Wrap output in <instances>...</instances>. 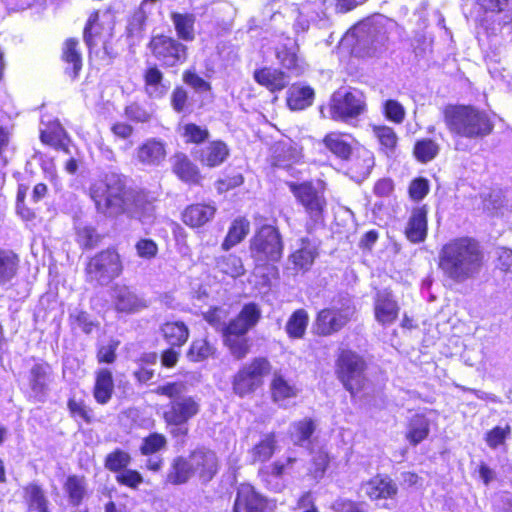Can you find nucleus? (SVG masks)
Returning a JSON list of instances; mask_svg holds the SVG:
<instances>
[{
  "instance_id": "obj_1",
  "label": "nucleus",
  "mask_w": 512,
  "mask_h": 512,
  "mask_svg": "<svg viewBox=\"0 0 512 512\" xmlns=\"http://www.w3.org/2000/svg\"><path fill=\"white\" fill-rule=\"evenodd\" d=\"M485 264V251L481 242L472 236L450 239L439 250L437 267L443 276L462 283L477 275Z\"/></svg>"
},
{
  "instance_id": "obj_2",
  "label": "nucleus",
  "mask_w": 512,
  "mask_h": 512,
  "mask_svg": "<svg viewBox=\"0 0 512 512\" xmlns=\"http://www.w3.org/2000/svg\"><path fill=\"white\" fill-rule=\"evenodd\" d=\"M183 381H166L153 389V393L169 400L161 413V419L172 439L184 441L190 435V422L201 412V401L195 395H187Z\"/></svg>"
},
{
  "instance_id": "obj_3",
  "label": "nucleus",
  "mask_w": 512,
  "mask_h": 512,
  "mask_svg": "<svg viewBox=\"0 0 512 512\" xmlns=\"http://www.w3.org/2000/svg\"><path fill=\"white\" fill-rule=\"evenodd\" d=\"M88 196L98 213L120 216L128 214L133 205V190L122 173L106 171L94 178Z\"/></svg>"
},
{
  "instance_id": "obj_4",
  "label": "nucleus",
  "mask_w": 512,
  "mask_h": 512,
  "mask_svg": "<svg viewBox=\"0 0 512 512\" xmlns=\"http://www.w3.org/2000/svg\"><path fill=\"white\" fill-rule=\"evenodd\" d=\"M443 122L454 137L483 139L494 129L490 115L471 104H447L441 110Z\"/></svg>"
},
{
  "instance_id": "obj_5",
  "label": "nucleus",
  "mask_w": 512,
  "mask_h": 512,
  "mask_svg": "<svg viewBox=\"0 0 512 512\" xmlns=\"http://www.w3.org/2000/svg\"><path fill=\"white\" fill-rule=\"evenodd\" d=\"M261 315L260 306L255 302H248L222 327L223 345L235 360H242L251 352V341L247 333L258 324Z\"/></svg>"
},
{
  "instance_id": "obj_6",
  "label": "nucleus",
  "mask_w": 512,
  "mask_h": 512,
  "mask_svg": "<svg viewBox=\"0 0 512 512\" xmlns=\"http://www.w3.org/2000/svg\"><path fill=\"white\" fill-rule=\"evenodd\" d=\"M366 358L350 348L340 349L334 365V373L351 398L364 396L371 385Z\"/></svg>"
},
{
  "instance_id": "obj_7",
  "label": "nucleus",
  "mask_w": 512,
  "mask_h": 512,
  "mask_svg": "<svg viewBox=\"0 0 512 512\" xmlns=\"http://www.w3.org/2000/svg\"><path fill=\"white\" fill-rule=\"evenodd\" d=\"M349 53L357 59L379 57L387 50L389 32L383 25L371 22H358L345 34Z\"/></svg>"
},
{
  "instance_id": "obj_8",
  "label": "nucleus",
  "mask_w": 512,
  "mask_h": 512,
  "mask_svg": "<svg viewBox=\"0 0 512 512\" xmlns=\"http://www.w3.org/2000/svg\"><path fill=\"white\" fill-rule=\"evenodd\" d=\"M124 261L116 246H108L88 257L84 265L85 282L92 286H106L124 272Z\"/></svg>"
},
{
  "instance_id": "obj_9",
  "label": "nucleus",
  "mask_w": 512,
  "mask_h": 512,
  "mask_svg": "<svg viewBox=\"0 0 512 512\" xmlns=\"http://www.w3.org/2000/svg\"><path fill=\"white\" fill-rule=\"evenodd\" d=\"M272 363L266 356H255L241 364L231 376L232 392L239 398L254 395L262 389L266 378L272 373Z\"/></svg>"
},
{
  "instance_id": "obj_10",
  "label": "nucleus",
  "mask_w": 512,
  "mask_h": 512,
  "mask_svg": "<svg viewBox=\"0 0 512 512\" xmlns=\"http://www.w3.org/2000/svg\"><path fill=\"white\" fill-rule=\"evenodd\" d=\"M355 313V305L350 300H333L316 312L311 327L312 334L322 338L335 335L353 320Z\"/></svg>"
},
{
  "instance_id": "obj_11",
  "label": "nucleus",
  "mask_w": 512,
  "mask_h": 512,
  "mask_svg": "<svg viewBox=\"0 0 512 512\" xmlns=\"http://www.w3.org/2000/svg\"><path fill=\"white\" fill-rule=\"evenodd\" d=\"M249 251L252 259L261 265L279 262L284 252L279 228L272 224L259 226L249 241Z\"/></svg>"
},
{
  "instance_id": "obj_12",
  "label": "nucleus",
  "mask_w": 512,
  "mask_h": 512,
  "mask_svg": "<svg viewBox=\"0 0 512 512\" xmlns=\"http://www.w3.org/2000/svg\"><path fill=\"white\" fill-rule=\"evenodd\" d=\"M321 184L322 187L317 188L312 181L286 183L297 203L304 208L305 213L314 223L323 222L327 208L325 184L324 182Z\"/></svg>"
},
{
  "instance_id": "obj_13",
  "label": "nucleus",
  "mask_w": 512,
  "mask_h": 512,
  "mask_svg": "<svg viewBox=\"0 0 512 512\" xmlns=\"http://www.w3.org/2000/svg\"><path fill=\"white\" fill-rule=\"evenodd\" d=\"M147 47L151 55L165 68L175 67L187 60V46L164 33L152 35Z\"/></svg>"
},
{
  "instance_id": "obj_14",
  "label": "nucleus",
  "mask_w": 512,
  "mask_h": 512,
  "mask_svg": "<svg viewBox=\"0 0 512 512\" xmlns=\"http://www.w3.org/2000/svg\"><path fill=\"white\" fill-rule=\"evenodd\" d=\"M366 111V97L357 89H351L343 94L335 93L329 103V113L335 121L347 122L358 118Z\"/></svg>"
},
{
  "instance_id": "obj_15",
  "label": "nucleus",
  "mask_w": 512,
  "mask_h": 512,
  "mask_svg": "<svg viewBox=\"0 0 512 512\" xmlns=\"http://www.w3.org/2000/svg\"><path fill=\"white\" fill-rule=\"evenodd\" d=\"M275 503L253 484L242 482L235 488L232 512H273Z\"/></svg>"
},
{
  "instance_id": "obj_16",
  "label": "nucleus",
  "mask_w": 512,
  "mask_h": 512,
  "mask_svg": "<svg viewBox=\"0 0 512 512\" xmlns=\"http://www.w3.org/2000/svg\"><path fill=\"white\" fill-rule=\"evenodd\" d=\"M33 360V364L26 373L27 391L36 401H44L55 379L54 369L44 359Z\"/></svg>"
},
{
  "instance_id": "obj_17",
  "label": "nucleus",
  "mask_w": 512,
  "mask_h": 512,
  "mask_svg": "<svg viewBox=\"0 0 512 512\" xmlns=\"http://www.w3.org/2000/svg\"><path fill=\"white\" fill-rule=\"evenodd\" d=\"M193 477L201 484L210 483L220 471V460L216 452L205 446H197L188 453Z\"/></svg>"
},
{
  "instance_id": "obj_18",
  "label": "nucleus",
  "mask_w": 512,
  "mask_h": 512,
  "mask_svg": "<svg viewBox=\"0 0 512 512\" xmlns=\"http://www.w3.org/2000/svg\"><path fill=\"white\" fill-rule=\"evenodd\" d=\"M111 306L119 315H134L149 307V301L132 286L115 284L112 287Z\"/></svg>"
},
{
  "instance_id": "obj_19",
  "label": "nucleus",
  "mask_w": 512,
  "mask_h": 512,
  "mask_svg": "<svg viewBox=\"0 0 512 512\" xmlns=\"http://www.w3.org/2000/svg\"><path fill=\"white\" fill-rule=\"evenodd\" d=\"M303 159V148L292 141H277L270 147L269 163L274 168L290 170Z\"/></svg>"
},
{
  "instance_id": "obj_20",
  "label": "nucleus",
  "mask_w": 512,
  "mask_h": 512,
  "mask_svg": "<svg viewBox=\"0 0 512 512\" xmlns=\"http://www.w3.org/2000/svg\"><path fill=\"white\" fill-rule=\"evenodd\" d=\"M39 139L43 145L56 151L67 155L71 153L72 139L58 119L45 123L44 128L40 130Z\"/></svg>"
},
{
  "instance_id": "obj_21",
  "label": "nucleus",
  "mask_w": 512,
  "mask_h": 512,
  "mask_svg": "<svg viewBox=\"0 0 512 512\" xmlns=\"http://www.w3.org/2000/svg\"><path fill=\"white\" fill-rule=\"evenodd\" d=\"M108 11L94 10L90 13L83 28V40L89 51L93 50L106 35H111L112 26L107 25L104 18Z\"/></svg>"
},
{
  "instance_id": "obj_22",
  "label": "nucleus",
  "mask_w": 512,
  "mask_h": 512,
  "mask_svg": "<svg viewBox=\"0 0 512 512\" xmlns=\"http://www.w3.org/2000/svg\"><path fill=\"white\" fill-rule=\"evenodd\" d=\"M216 212L217 207L212 203H191L181 212V221L191 229H198L211 222Z\"/></svg>"
},
{
  "instance_id": "obj_23",
  "label": "nucleus",
  "mask_w": 512,
  "mask_h": 512,
  "mask_svg": "<svg viewBox=\"0 0 512 512\" xmlns=\"http://www.w3.org/2000/svg\"><path fill=\"white\" fill-rule=\"evenodd\" d=\"M60 59L65 64L64 73L71 80L77 79L83 68V57L77 38L69 37L63 41Z\"/></svg>"
},
{
  "instance_id": "obj_24",
  "label": "nucleus",
  "mask_w": 512,
  "mask_h": 512,
  "mask_svg": "<svg viewBox=\"0 0 512 512\" xmlns=\"http://www.w3.org/2000/svg\"><path fill=\"white\" fill-rule=\"evenodd\" d=\"M171 170L175 176L182 182L201 186L203 176L198 166L183 152H176L172 156Z\"/></svg>"
},
{
  "instance_id": "obj_25",
  "label": "nucleus",
  "mask_w": 512,
  "mask_h": 512,
  "mask_svg": "<svg viewBox=\"0 0 512 512\" xmlns=\"http://www.w3.org/2000/svg\"><path fill=\"white\" fill-rule=\"evenodd\" d=\"M22 500L27 512H51L47 490L38 481H30L23 485Z\"/></svg>"
},
{
  "instance_id": "obj_26",
  "label": "nucleus",
  "mask_w": 512,
  "mask_h": 512,
  "mask_svg": "<svg viewBox=\"0 0 512 512\" xmlns=\"http://www.w3.org/2000/svg\"><path fill=\"white\" fill-rule=\"evenodd\" d=\"M404 234L407 240L414 244L426 240L428 235V207L426 204L412 209Z\"/></svg>"
},
{
  "instance_id": "obj_27",
  "label": "nucleus",
  "mask_w": 512,
  "mask_h": 512,
  "mask_svg": "<svg viewBox=\"0 0 512 512\" xmlns=\"http://www.w3.org/2000/svg\"><path fill=\"white\" fill-rule=\"evenodd\" d=\"M115 392L114 373L110 367H99L94 371L92 395L99 405L109 403Z\"/></svg>"
},
{
  "instance_id": "obj_28",
  "label": "nucleus",
  "mask_w": 512,
  "mask_h": 512,
  "mask_svg": "<svg viewBox=\"0 0 512 512\" xmlns=\"http://www.w3.org/2000/svg\"><path fill=\"white\" fill-rule=\"evenodd\" d=\"M296 461L293 457H287L285 462L274 461L269 465L259 468L257 476L268 490L281 491L284 487L283 478L286 469Z\"/></svg>"
},
{
  "instance_id": "obj_29",
  "label": "nucleus",
  "mask_w": 512,
  "mask_h": 512,
  "mask_svg": "<svg viewBox=\"0 0 512 512\" xmlns=\"http://www.w3.org/2000/svg\"><path fill=\"white\" fill-rule=\"evenodd\" d=\"M269 381V393L273 403L281 404L298 396L297 384L281 371H274Z\"/></svg>"
},
{
  "instance_id": "obj_30",
  "label": "nucleus",
  "mask_w": 512,
  "mask_h": 512,
  "mask_svg": "<svg viewBox=\"0 0 512 512\" xmlns=\"http://www.w3.org/2000/svg\"><path fill=\"white\" fill-rule=\"evenodd\" d=\"M399 305L392 292L384 290L376 293L374 298V317L382 325L396 321L399 315Z\"/></svg>"
},
{
  "instance_id": "obj_31",
  "label": "nucleus",
  "mask_w": 512,
  "mask_h": 512,
  "mask_svg": "<svg viewBox=\"0 0 512 512\" xmlns=\"http://www.w3.org/2000/svg\"><path fill=\"white\" fill-rule=\"evenodd\" d=\"M192 477L188 455H177L171 459L162 483L166 487H178L189 483Z\"/></svg>"
},
{
  "instance_id": "obj_32",
  "label": "nucleus",
  "mask_w": 512,
  "mask_h": 512,
  "mask_svg": "<svg viewBox=\"0 0 512 512\" xmlns=\"http://www.w3.org/2000/svg\"><path fill=\"white\" fill-rule=\"evenodd\" d=\"M253 79L258 85L266 88L271 93L284 90L289 83L288 76L283 70L270 66L255 69Z\"/></svg>"
},
{
  "instance_id": "obj_33",
  "label": "nucleus",
  "mask_w": 512,
  "mask_h": 512,
  "mask_svg": "<svg viewBox=\"0 0 512 512\" xmlns=\"http://www.w3.org/2000/svg\"><path fill=\"white\" fill-rule=\"evenodd\" d=\"M348 161V174L356 181L367 178L375 165L373 152L365 147L357 148L355 152L352 151V156Z\"/></svg>"
},
{
  "instance_id": "obj_34",
  "label": "nucleus",
  "mask_w": 512,
  "mask_h": 512,
  "mask_svg": "<svg viewBox=\"0 0 512 512\" xmlns=\"http://www.w3.org/2000/svg\"><path fill=\"white\" fill-rule=\"evenodd\" d=\"M165 143L156 138H149L142 142L136 149V159L145 166H158L166 158Z\"/></svg>"
},
{
  "instance_id": "obj_35",
  "label": "nucleus",
  "mask_w": 512,
  "mask_h": 512,
  "mask_svg": "<svg viewBox=\"0 0 512 512\" xmlns=\"http://www.w3.org/2000/svg\"><path fill=\"white\" fill-rule=\"evenodd\" d=\"M365 493L372 501L394 499L398 487L388 475L376 474L365 483Z\"/></svg>"
},
{
  "instance_id": "obj_36",
  "label": "nucleus",
  "mask_w": 512,
  "mask_h": 512,
  "mask_svg": "<svg viewBox=\"0 0 512 512\" xmlns=\"http://www.w3.org/2000/svg\"><path fill=\"white\" fill-rule=\"evenodd\" d=\"M159 332L162 339L168 346L183 347L189 337L190 330L188 325L181 320H167L160 325Z\"/></svg>"
},
{
  "instance_id": "obj_37",
  "label": "nucleus",
  "mask_w": 512,
  "mask_h": 512,
  "mask_svg": "<svg viewBox=\"0 0 512 512\" xmlns=\"http://www.w3.org/2000/svg\"><path fill=\"white\" fill-rule=\"evenodd\" d=\"M318 249L307 237L300 239L298 249L290 253L289 260L293 264L294 269L306 272L309 271L318 257Z\"/></svg>"
},
{
  "instance_id": "obj_38",
  "label": "nucleus",
  "mask_w": 512,
  "mask_h": 512,
  "mask_svg": "<svg viewBox=\"0 0 512 512\" xmlns=\"http://www.w3.org/2000/svg\"><path fill=\"white\" fill-rule=\"evenodd\" d=\"M67 501L72 507H79L88 496L87 481L84 475L70 474L63 483Z\"/></svg>"
},
{
  "instance_id": "obj_39",
  "label": "nucleus",
  "mask_w": 512,
  "mask_h": 512,
  "mask_svg": "<svg viewBox=\"0 0 512 512\" xmlns=\"http://www.w3.org/2000/svg\"><path fill=\"white\" fill-rule=\"evenodd\" d=\"M351 137L350 134L332 131L324 135L321 142L324 147L336 158L342 161H348L352 156L353 148L344 138Z\"/></svg>"
},
{
  "instance_id": "obj_40",
  "label": "nucleus",
  "mask_w": 512,
  "mask_h": 512,
  "mask_svg": "<svg viewBox=\"0 0 512 512\" xmlns=\"http://www.w3.org/2000/svg\"><path fill=\"white\" fill-rule=\"evenodd\" d=\"M430 420L423 413L414 414L407 422L405 439L412 446H417L428 438Z\"/></svg>"
},
{
  "instance_id": "obj_41",
  "label": "nucleus",
  "mask_w": 512,
  "mask_h": 512,
  "mask_svg": "<svg viewBox=\"0 0 512 512\" xmlns=\"http://www.w3.org/2000/svg\"><path fill=\"white\" fill-rule=\"evenodd\" d=\"M373 136L376 138L379 144V152L392 157L396 154L398 147V135L395 130L384 124L373 125L371 127Z\"/></svg>"
},
{
  "instance_id": "obj_42",
  "label": "nucleus",
  "mask_w": 512,
  "mask_h": 512,
  "mask_svg": "<svg viewBox=\"0 0 512 512\" xmlns=\"http://www.w3.org/2000/svg\"><path fill=\"white\" fill-rule=\"evenodd\" d=\"M250 232V221L244 217H236L230 224L227 234L221 243L223 251H229L231 248L240 244Z\"/></svg>"
},
{
  "instance_id": "obj_43",
  "label": "nucleus",
  "mask_w": 512,
  "mask_h": 512,
  "mask_svg": "<svg viewBox=\"0 0 512 512\" xmlns=\"http://www.w3.org/2000/svg\"><path fill=\"white\" fill-rule=\"evenodd\" d=\"M142 77L144 89L150 97L162 98L165 96L167 86L163 84L164 74L156 64L148 66Z\"/></svg>"
},
{
  "instance_id": "obj_44",
  "label": "nucleus",
  "mask_w": 512,
  "mask_h": 512,
  "mask_svg": "<svg viewBox=\"0 0 512 512\" xmlns=\"http://www.w3.org/2000/svg\"><path fill=\"white\" fill-rule=\"evenodd\" d=\"M170 19L179 41L192 42L195 39L196 16L193 13L172 12Z\"/></svg>"
},
{
  "instance_id": "obj_45",
  "label": "nucleus",
  "mask_w": 512,
  "mask_h": 512,
  "mask_svg": "<svg viewBox=\"0 0 512 512\" xmlns=\"http://www.w3.org/2000/svg\"><path fill=\"white\" fill-rule=\"evenodd\" d=\"M277 450V438L274 432L267 433L249 450L251 463H265L269 461Z\"/></svg>"
},
{
  "instance_id": "obj_46",
  "label": "nucleus",
  "mask_w": 512,
  "mask_h": 512,
  "mask_svg": "<svg viewBox=\"0 0 512 512\" xmlns=\"http://www.w3.org/2000/svg\"><path fill=\"white\" fill-rule=\"evenodd\" d=\"M314 96L312 87L293 84L287 91L286 104L293 111L303 110L312 105Z\"/></svg>"
},
{
  "instance_id": "obj_47",
  "label": "nucleus",
  "mask_w": 512,
  "mask_h": 512,
  "mask_svg": "<svg viewBox=\"0 0 512 512\" xmlns=\"http://www.w3.org/2000/svg\"><path fill=\"white\" fill-rule=\"evenodd\" d=\"M20 267V256L14 250L0 247V286L15 278Z\"/></svg>"
},
{
  "instance_id": "obj_48",
  "label": "nucleus",
  "mask_w": 512,
  "mask_h": 512,
  "mask_svg": "<svg viewBox=\"0 0 512 512\" xmlns=\"http://www.w3.org/2000/svg\"><path fill=\"white\" fill-rule=\"evenodd\" d=\"M229 156V148L222 140H214L209 143L200 156V162L209 168L220 166Z\"/></svg>"
},
{
  "instance_id": "obj_49",
  "label": "nucleus",
  "mask_w": 512,
  "mask_h": 512,
  "mask_svg": "<svg viewBox=\"0 0 512 512\" xmlns=\"http://www.w3.org/2000/svg\"><path fill=\"white\" fill-rule=\"evenodd\" d=\"M309 323V314L303 309L294 310L285 324V332L290 339H302Z\"/></svg>"
},
{
  "instance_id": "obj_50",
  "label": "nucleus",
  "mask_w": 512,
  "mask_h": 512,
  "mask_svg": "<svg viewBox=\"0 0 512 512\" xmlns=\"http://www.w3.org/2000/svg\"><path fill=\"white\" fill-rule=\"evenodd\" d=\"M440 152V145L431 138H420L415 141L412 149L413 157L426 164L434 160Z\"/></svg>"
},
{
  "instance_id": "obj_51",
  "label": "nucleus",
  "mask_w": 512,
  "mask_h": 512,
  "mask_svg": "<svg viewBox=\"0 0 512 512\" xmlns=\"http://www.w3.org/2000/svg\"><path fill=\"white\" fill-rule=\"evenodd\" d=\"M215 346L206 338H195L189 345L186 356L190 362H201L213 357Z\"/></svg>"
},
{
  "instance_id": "obj_52",
  "label": "nucleus",
  "mask_w": 512,
  "mask_h": 512,
  "mask_svg": "<svg viewBox=\"0 0 512 512\" xmlns=\"http://www.w3.org/2000/svg\"><path fill=\"white\" fill-rule=\"evenodd\" d=\"M67 410L69 416L76 422L91 424L96 420L93 409L83 399L69 397L67 399Z\"/></svg>"
},
{
  "instance_id": "obj_53",
  "label": "nucleus",
  "mask_w": 512,
  "mask_h": 512,
  "mask_svg": "<svg viewBox=\"0 0 512 512\" xmlns=\"http://www.w3.org/2000/svg\"><path fill=\"white\" fill-rule=\"evenodd\" d=\"M316 430L315 421L306 417L292 423L291 439L297 446H302L311 440Z\"/></svg>"
},
{
  "instance_id": "obj_54",
  "label": "nucleus",
  "mask_w": 512,
  "mask_h": 512,
  "mask_svg": "<svg viewBox=\"0 0 512 512\" xmlns=\"http://www.w3.org/2000/svg\"><path fill=\"white\" fill-rule=\"evenodd\" d=\"M167 438L160 432H151L143 437L139 446V452L143 456H152L166 449Z\"/></svg>"
},
{
  "instance_id": "obj_55",
  "label": "nucleus",
  "mask_w": 512,
  "mask_h": 512,
  "mask_svg": "<svg viewBox=\"0 0 512 512\" xmlns=\"http://www.w3.org/2000/svg\"><path fill=\"white\" fill-rule=\"evenodd\" d=\"M131 462L132 457L127 451L115 448L105 456L104 467L108 471L118 474L123 469L127 468Z\"/></svg>"
},
{
  "instance_id": "obj_56",
  "label": "nucleus",
  "mask_w": 512,
  "mask_h": 512,
  "mask_svg": "<svg viewBox=\"0 0 512 512\" xmlns=\"http://www.w3.org/2000/svg\"><path fill=\"white\" fill-rule=\"evenodd\" d=\"M104 239L95 227L84 226L76 230V242L82 250H93L98 247Z\"/></svg>"
},
{
  "instance_id": "obj_57",
  "label": "nucleus",
  "mask_w": 512,
  "mask_h": 512,
  "mask_svg": "<svg viewBox=\"0 0 512 512\" xmlns=\"http://www.w3.org/2000/svg\"><path fill=\"white\" fill-rule=\"evenodd\" d=\"M276 58L278 59L280 65L289 72L294 73L296 76H299L303 73L304 68L301 64V61L292 48L287 46H283L276 52Z\"/></svg>"
},
{
  "instance_id": "obj_58",
  "label": "nucleus",
  "mask_w": 512,
  "mask_h": 512,
  "mask_svg": "<svg viewBox=\"0 0 512 512\" xmlns=\"http://www.w3.org/2000/svg\"><path fill=\"white\" fill-rule=\"evenodd\" d=\"M120 341L111 338L106 344H99L96 347L95 359L99 365H112L117 361Z\"/></svg>"
},
{
  "instance_id": "obj_59",
  "label": "nucleus",
  "mask_w": 512,
  "mask_h": 512,
  "mask_svg": "<svg viewBox=\"0 0 512 512\" xmlns=\"http://www.w3.org/2000/svg\"><path fill=\"white\" fill-rule=\"evenodd\" d=\"M181 137L186 144L200 145L209 139L210 133L206 127L189 122L182 126Z\"/></svg>"
},
{
  "instance_id": "obj_60",
  "label": "nucleus",
  "mask_w": 512,
  "mask_h": 512,
  "mask_svg": "<svg viewBox=\"0 0 512 512\" xmlns=\"http://www.w3.org/2000/svg\"><path fill=\"white\" fill-rule=\"evenodd\" d=\"M217 266L222 273L232 278H238L245 274L242 259L236 254H228L220 257L217 261Z\"/></svg>"
},
{
  "instance_id": "obj_61",
  "label": "nucleus",
  "mask_w": 512,
  "mask_h": 512,
  "mask_svg": "<svg viewBox=\"0 0 512 512\" xmlns=\"http://www.w3.org/2000/svg\"><path fill=\"white\" fill-rule=\"evenodd\" d=\"M27 190V185H18L15 201V211L22 221L32 222L36 219L37 214L36 211L33 208L29 207L26 203Z\"/></svg>"
},
{
  "instance_id": "obj_62",
  "label": "nucleus",
  "mask_w": 512,
  "mask_h": 512,
  "mask_svg": "<svg viewBox=\"0 0 512 512\" xmlns=\"http://www.w3.org/2000/svg\"><path fill=\"white\" fill-rule=\"evenodd\" d=\"M124 116L133 123H147L151 120L152 113L144 103L133 101L124 107Z\"/></svg>"
},
{
  "instance_id": "obj_63",
  "label": "nucleus",
  "mask_w": 512,
  "mask_h": 512,
  "mask_svg": "<svg viewBox=\"0 0 512 512\" xmlns=\"http://www.w3.org/2000/svg\"><path fill=\"white\" fill-rule=\"evenodd\" d=\"M511 435V427L506 424L504 427L495 426L485 433L484 440L491 449H497L506 444L507 439Z\"/></svg>"
},
{
  "instance_id": "obj_64",
  "label": "nucleus",
  "mask_w": 512,
  "mask_h": 512,
  "mask_svg": "<svg viewBox=\"0 0 512 512\" xmlns=\"http://www.w3.org/2000/svg\"><path fill=\"white\" fill-rule=\"evenodd\" d=\"M116 482L124 487L137 490L144 483L143 475L136 469L125 468L115 475Z\"/></svg>"
}]
</instances>
